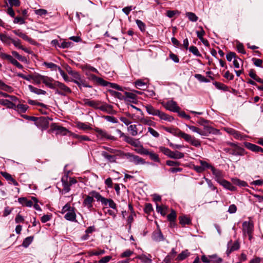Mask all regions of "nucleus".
Wrapping results in <instances>:
<instances>
[{
  "mask_svg": "<svg viewBox=\"0 0 263 263\" xmlns=\"http://www.w3.org/2000/svg\"><path fill=\"white\" fill-rule=\"evenodd\" d=\"M71 76L73 78V80H72L74 83L79 81L82 78L81 75L78 72L71 73Z\"/></svg>",
  "mask_w": 263,
  "mask_h": 263,
  "instance_id": "obj_61",
  "label": "nucleus"
},
{
  "mask_svg": "<svg viewBox=\"0 0 263 263\" xmlns=\"http://www.w3.org/2000/svg\"><path fill=\"white\" fill-rule=\"evenodd\" d=\"M12 39L9 36L4 34H0V40L1 41L5 44H10L11 43Z\"/></svg>",
  "mask_w": 263,
  "mask_h": 263,
  "instance_id": "obj_39",
  "label": "nucleus"
},
{
  "mask_svg": "<svg viewBox=\"0 0 263 263\" xmlns=\"http://www.w3.org/2000/svg\"><path fill=\"white\" fill-rule=\"evenodd\" d=\"M167 219L170 221H175L176 219V214L174 210H172L171 213L167 216Z\"/></svg>",
  "mask_w": 263,
  "mask_h": 263,
  "instance_id": "obj_60",
  "label": "nucleus"
},
{
  "mask_svg": "<svg viewBox=\"0 0 263 263\" xmlns=\"http://www.w3.org/2000/svg\"><path fill=\"white\" fill-rule=\"evenodd\" d=\"M105 85H103V86H109L110 88H112L116 89L118 90H121V91L123 90L122 87L116 83H110V82H108L105 81Z\"/></svg>",
  "mask_w": 263,
  "mask_h": 263,
  "instance_id": "obj_41",
  "label": "nucleus"
},
{
  "mask_svg": "<svg viewBox=\"0 0 263 263\" xmlns=\"http://www.w3.org/2000/svg\"><path fill=\"white\" fill-rule=\"evenodd\" d=\"M107 204H108V205L110 208L113 209H116V204L112 199H107V201H106L105 203H103V204L106 205Z\"/></svg>",
  "mask_w": 263,
  "mask_h": 263,
  "instance_id": "obj_57",
  "label": "nucleus"
},
{
  "mask_svg": "<svg viewBox=\"0 0 263 263\" xmlns=\"http://www.w3.org/2000/svg\"><path fill=\"white\" fill-rule=\"evenodd\" d=\"M124 140L127 142V143L130 144L131 145L136 147V146H140V142L138 139H135L132 137H130L129 136H127L125 137V139H124Z\"/></svg>",
  "mask_w": 263,
  "mask_h": 263,
  "instance_id": "obj_18",
  "label": "nucleus"
},
{
  "mask_svg": "<svg viewBox=\"0 0 263 263\" xmlns=\"http://www.w3.org/2000/svg\"><path fill=\"white\" fill-rule=\"evenodd\" d=\"M18 200L20 203L27 207H31L33 205V201L32 200H27L25 197L20 198Z\"/></svg>",
  "mask_w": 263,
  "mask_h": 263,
  "instance_id": "obj_28",
  "label": "nucleus"
},
{
  "mask_svg": "<svg viewBox=\"0 0 263 263\" xmlns=\"http://www.w3.org/2000/svg\"><path fill=\"white\" fill-rule=\"evenodd\" d=\"M82 68L85 73L86 71H87L88 73H89V71H92L98 73H99L98 70L96 68L89 65H85L82 66Z\"/></svg>",
  "mask_w": 263,
  "mask_h": 263,
  "instance_id": "obj_37",
  "label": "nucleus"
},
{
  "mask_svg": "<svg viewBox=\"0 0 263 263\" xmlns=\"http://www.w3.org/2000/svg\"><path fill=\"white\" fill-rule=\"evenodd\" d=\"M76 84L79 86L81 90L82 89V87L91 88V86L89 85L86 82V81L83 78H81L79 81L76 83Z\"/></svg>",
  "mask_w": 263,
  "mask_h": 263,
  "instance_id": "obj_32",
  "label": "nucleus"
},
{
  "mask_svg": "<svg viewBox=\"0 0 263 263\" xmlns=\"http://www.w3.org/2000/svg\"><path fill=\"white\" fill-rule=\"evenodd\" d=\"M33 239V237L32 236H29L26 238L23 242V246L25 248L28 247L29 246V245L32 242Z\"/></svg>",
  "mask_w": 263,
  "mask_h": 263,
  "instance_id": "obj_54",
  "label": "nucleus"
},
{
  "mask_svg": "<svg viewBox=\"0 0 263 263\" xmlns=\"http://www.w3.org/2000/svg\"><path fill=\"white\" fill-rule=\"evenodd\" d=\"M44 76H42L40 74H36L32 76L31 78V80H32L35 84H40L41 82H43Z\"/></svg>",
  "mask_w": 263,
  "mask_h": 263,
  "instance_id": "obj_45",
  "label": "nucleus"
},
{
  "mask_svg": "<svg viewBox=\"0 0 263 263\" xmlns=\"http://www.w3.org/2000/svg\"><path fill=\"white\" fill-rule=\"evenodd\" d=\"M52 129L57 132V134L65 135L69 131L65 127H63L57 124H52L51 125Z\"/></svg>",
  "mask_w": 263,
  "mask_h": 263,
  "instance_id": "obj_12",
  "label": "nucleus"
},
{
  "mask_svg": "<svg viewBox=\"0 0 263 263\" xmlns=\"http://www.w3.org/2000/svg\"><path fill=\"white\" fill-rule=\"evenodd\" d=\"M89 195H91L92 198H95L97 201H100L102 204L105 203V201H107V198L102 197L99 193L95 191L90 192Z\"/></svg>",
  "mask_w": 263,
  "mask_h": 263,
  "instance_id": "obj_16",
  "label": "nucleus"
},
{
  "mask_svg": "<svg viewBox=\"0 0 263 263\" xmlns=\"http://www.w3.org/2000/svg\"><path fill=\"white\" fill-rule=\"evenodd\" d=\"M189 51L192 52L194 55L197 56V57H201V53L199 52L198 48L194 46H191L189 48Z\"/></svg>",
  "mask_w": 263,
  "mask_h": 263,
  "instance_id": "obj_49",
  "label": "nucleus"
},
{
  "mask_svg": "<svg viewBox=\"0 0 263 263\" xmlns=\"http://www.w3.org/2000/svg\"><path fill=\"white\" fill-rule=\"evenodd\" d=\"M186 126L193 132L196 133L201 136H206V134L204 131L196 126L189 125H186Z\"/></svg>",
  "mask_w": 263,
  "mask_h": 263,
  "instance_id": "obj_29",
  "label": "nucleus"
},
{
  "mask_svg": "<svg viewBox=\"0 0 263 263\" xmlns=\"http://www.w3.org/2000/svg\"><path fill=\"white\" fill-rule=\"evenodd\" d=\"M11 53L12 55L16 58L18 60L25 63L27 62V60L26 58L20 55L17 52L12 51Z\"/></svg>",
  "mask_w": 263,
  "mask_h": 263,
  "instance_id": "obj_40",
  "label": "nucleus"
},
{
  "mask_svg": "<svg viewBox=\"0 0 263 263\" xmlns=\"http://www.w3.org/2000/svg\"><path fill=\"white\" fill-rule=\"evenodd\" d=\"M190 143L195 147H199L201 145L200 141L194 137L192 138Z\"/></svg>",
  "mask_w": 263,
  "mask_h": 263,
  "instance_id": "obj_64",
  "label": "nucleus"
},
{
  "mask_svg": "<svg viewBox=\"0 0 263 263\" xmlns=\"http://www.w3.org/2000/svg\"><path fill=\"white\" fill-rule=\"evenodd\" d=\"M86 75L88 77V79L90 80L93 81L97 83L98 84L101 86L105 85V81L101 78L97 77L95 75L88 73L86 71Z\"/></svg>",
  "mask_w": 263,
  "mask_h": 263,
  "instance_id": "obj_10",
  "label": "nucleus"
},
{
  "mask_svg": "<svg viewBox=\"0 0 263 263\" xmlns=\"http://www.w3.org/2000/svg\"><path fill=\"white\" fill-rule=\"evenodd\" d=\"M43 65L52 70H58V68H60L58 65L52 62H44Z\"/></svg>",
  "mask_w": 263,
  "mask_h": 263,
  "instance_id": "obj_44",
  "label": "nucleus"
},
{
  "mask_svg": "<svg viewBox=\"0 0 263 263\" xmlns=\"http://www.w3.org/2000/svg\"><path fill=\"white\" fill-rule=\"evenodd\" d=\"M240 245L238 241L233 242L232 240L228 243L227 254L229 255L231 252L237 250L239 249Z\"/></svg>",
  "mask_w": 263,
  "mask_h": 263,
  "instance_id": "obj_9",
  "label": "nucleus"
},
{
  "mask_svg": "<svg viewBox=\"0 0 263 263\" xmlns=\"http://www.w3.org/2000/svg\"><path fill=\"white\" fill-rule=\"evenodd\" d=\"M233 137L238 140H243L246 136L242 135L237 130H235L233 133Z\"/></svg>",
  "mask_w": 263,
  "mask_h": 263,
  "instance_id": "obj_59",
  "label": "nucleus"
},
{
  "mask_svg": "<svg viewBox=\"0 0 263 263\" xmlns=\"http://www.w3.org/2000/svg\"><path fill=\"white\" fill-rule=\"evenodd\" d=\"M95 131L97 133V137L101 139H109L112 140H116V138L113 136L108 135L107 132L103 129L96 127L94 128Z\"/></svg>",
  "mask_w": 263,
  "mask_h": 263,
  "instance_id": "obj_4",
  "label": "nucleus"
},
{
  "mask_svg": "<svg viewBox=\"0 0 263 263\" xmlns=\"http://www.w3.org/2000/svg\"><path fill=\"white\" fill-rule=\"evenodd\" d=\"M136 24L141 31H144L145 30V25L141 20H137Z\"/></svg>",
  "mask_w": 263,
  "mask_h": 263,
  "instance_id": "obj_62",
  "label": "nucleus"
},
{
  "mask_svg": "<svg viewBox=\"0 0 263 263\" xmlns=\"http://www.w3.org/2000/svg\"><path fill=\"white\" fill-rule=\"evenodd\" d=\"M139 258L144 263H152V260L150 257L144 254L139 256Z\"/></svg>",
  "mask_w": 263,
  "mask_h": 263,
  "instance_id": "obj_55",
  "label": "nucleus"
},
{
  "mask_svg": "<svg viewBox=\"0 0 263 263\" xmlns=\"http://www.w3.org/2000/svg\"><path fill=\"white\" fill-rule=\"evenodd\" d=\"M199 163L201 166L202 168L203 169V171H204L206 169L208 168L212 170V168L213 167L211 164L205 161L200 160Z\"/></svg>",
  "mask_w": 263,
  "mask_h": 263,
  "instance_id": "obj_43",
  "label": "nucleus"
},
{
  "mask_svg": "<svg viewBox=\"0 0 263 263\" xmlns=\"http://www.w3.org/2000/svg\"><path fill=\"white\" fill-rule=\"evenodd\" d=\"M4 59L7 60L8 61H9L12 64L15 66L16 67H17L19 69H23V66L22 65H21L16 59L13 58V57L12 55L5 54L3 55V57Z\"/></svg>",
  "mask_w": 263,
  "mask_h": 263,
  "instance_id": "obj_11",
  "label": "nucleus"
},
{
  "mask_svg": "<svg viewBox=\"0 0 263 263\" xmlns=\"http://www.w3.org/2000/svg\"><path fill=\"white\" fill-rule=\"evenodd\" d=\"M55 93L62 96H66L71 92V89L63 83L55 81Z\"/></svg>",
  "mask_w": 263,
  "mask_h": 263,
  "instance_id": "obj_2",
  "label": "nucleus"
},
{
  "mask_svg": "<svg viewBox=\"0 0 263 263\" xmlns=\"http://www.w3.org/2000/svg\"><path fill=\"white\" fill-rule=\"evenodd\" d=\"M186 16L188 17V18L192 22H196L198 20V17L196 16V15L191 12H187L186 13Z\"/></svg>",
  "mask_w": 263,
  "mask_h": 263,
  "instance_id": "obj_52",
  "label": "nucleus"
},
{
  "mask_svg": "<svg viewBox=\"0 0 263 263\" xmlns=\"http://www.w3.org/2000/svg\"><path fill=\"white\" fill-rule=\"evenodd\" d=\"M106 149L109 153H110L111 154H113L115 155L121 156L122 157H123V154H125L124 152H123L121 151L116 149H113V148H109V147L106 148Z\"/></svg>",
  "mask_w": 263,
  "mask_h": 263,
  "instance_id": "obj_38",
  "label": "nucleus"
},
{
  "mask_svg": "<svg viewBox=\"0 0 263 263\" xmlns=\"http://www.w3.org/2000/svg\"><path fill=\"white\" fill-rule=\"evenodd\" d=\"M136 148L135 149V151L140 154H143L146 155V154H148V150L144 148L143 146L141 145V143H140V146H136Z\"/></svg>",
  "mask_w": 263,
  "mask_h": 263,
  "instance_id": "obj_42",
  "label": "nucleus"
},
{
  "mask_svg": "<svg viewBox=\"0 0 263 263\" xmlns=\"http://www.w3.org/2000/svg\"><path fill=\"white\" fill-rule=\"evenodd\" d=\"M179 222L182 225L190 224L191 223V219L186 216H181L179 217Z\"/></svg>",
  "mask_w": 263,
  "mask_h": 263,
  "instance_id": "obj_30",
  "label": "nucleus"
},
{
  "mask_svg": "<svg viewBox=\"0 0 263 263\" xmlns=\"http://www.w3.org/2000/svg\"><path fill=\"white\" fill-rule=\"evenodd\" d=\"M139 121L141 124L147 125L148 126H154L155 125V123L151 120L148 117H143L139 119Z\"/></svg>",
  "mask_w": 263,
  "mask_h": 263,
  "instance_id": "obj_26",
  "label": "nucleus"
},
{
  "mask_svg": "<svg viewBox=\"0 0 263 263\" xmlns=\"http://www.w3.org/2000/svg\"><path fill=\"white\" fill-rule=\"evenodd\" d=\"M61 181L63 189L62 190L59 189V191L62 194L68 193L70 190L71 185L77 183V180L73 178H68L67 176L63 177Z\"/></svg>",
  "mask_w": 263,
  "mask_h": 263,
  "instance_id": "obj_1",
  "label": "nucleus"
},
{
  "mask_svg": "<svg viewBox=\"0 0 263 263\" xmlns=\"http://www.w3.org/2000/svg\"><path fill=\"white\" fill-rule=\"evenodd\" d=\"M108 92L112 96H114L115 97H116L120 100H122L124 98V96H123L120 92L112 90H108Z\"/></svg>",
  "mask_w": 263,
  "mask_h": 263,
  "instance_id": "obj_50",
  "label": "nucleus"
},
{
  "mask_svg": "<svg viewBox=\"0 0 263 263\" xmlns=\"http://www.w3.org/2000/svg\"><path fill=\"white\" fill-rule=\"evenodd\" d=\"M230 145L232 146H235V147L232 148H224L223 151L226 153H228L231 155L237 156V155H243L244 154V150L243 149L240 148L238 147H236L235 144L232 143H230Z\"/></svg>",
  "mask_w": 263,
  "mask_h": 263,
  "instance_id": "obj_6",
  "label": "nucleus"
},
{
  "mask_svg": "<svg viewBox=\"0 0 263 263\" xmlns=\"http://www.w3.org/2000/svg\"><path fill=\"white\" fill-rule=\"evenodd\" d=\"M159 149L165 155L168 156V157H170L172 151H171L169 148L164 146H160L159 147Z\"/></svg>",
  "mask_w": 263,
  "mask_h": 263,
  "instance_id": "obj_58",
  "label": "nucleus"
},
{
  "mask_svg": "<svg viewBox=\"0 0 263 263\" xmlns=\"http://www.w3.org/2000/svg\"><path fill=\"white\" fill-rule=\"evenodd\" d=\"M232 181L234 184L240 186H246L247 185V183L245 181L237 178L233 179Z\"/></svg>",
  "mask_w": 263,
  "mask_h": 263,
  "instance_id": "obj_53",
  "label": "nucleus"
},
{
  "mask_svg": "<svg viewBox=\"0 0 263 263\" xmlns=\"http://www.w3.org/2000/svg\"><path fill=\"white\" fill-rule=\"evenodd\" d=\"M94 201V199L91 195L87 196L86 198L84 200L83 205L84 206L87 207L88 209H90L92 208V202Z\"/></svg>",
  "mask_w": 263,
  "mask_h": 263,
  "instance_id": "obj_20",
  "label": "nucleus"
},
{
  "mask_svg": "<svg viewBox=\"0 0 263 263\" xmlns=\"http://www.w3.org/2000/svg\"><path fill=\"white\" fill-rule=\"evenodd\" d=\"M146 83L141 80H138L135 82V85L138 88H142L146 86Z\"/></svg>",
  "mask_w": 263,
  "mask_h": 263,
  "instance_id": "obj_63",
  "label": "nucleus"
},
{
  "mask_svg": "<svg viewBox=\"0 0 263 263\" xmlns=\"http://www.w3.org/2000/svg\"><path fill=\"white\" fill-rule=\"evenodd\" d=\"M184 156V154L179 151H171L170 158L173 159H180L183 158Z\"/></svg>",
  "mask_w": 263,
  "mask_h": 263,
  "instance_id": "obj_33",
  "label": "nucleus"
},
{
  "mask_svg": "<svg viewBox=\"0 0 263 263\" xmlns=\"http://www.w3.org/2000/svg\"><path fill=\"white\" fill-rule=\"evenodd\" d=\"M127 130L133 136H135L138 134L137 126L135 124L130 125L127 127Z\"/></svg>",
  "mask_w": 263,
  "mask_h": 263,
  "instance_id": "obj_34",
  "label": "nucleus"
},
{
  "mask_svg": "<svg viewBox=\"0 0 263 263\" xmlns=\"http://www.w3.org/2000/svg\"><path fill=\"white\" fill-rule=\"evenodd\" d=\"M28 88L30 91L37 95H45L46 93L45 91L35 88L31 85L28 86Z\"/></svg>",
  "mask_w": 263,
  "mask_h": 263,
  "instance_id": "obj_35",
  "label": "nucleus"
},
{
  "mask_svg": "<svg viewBox=\"0 0 263 263\" xmlns=\"http://www.w3.org/2000/svg\"><path fill=\"white\" fill-rule=\"evenodd\" d=\"M242 229L245 234H247L249 239H251L253 230V224L250 221H244L242 223Z\"/></svg>",
  "mask_w": 263,
  "mask_h": 263,
  "instance_id": "obj_7",
  "label": "nucleus"
},
{
  "mask_svg": "<svg viewBox=\"0 0 263 263\" xmlns=\"http://www.w3.org/2000/svg\"><path fill=\"white\" fill-rule=\"evenodd\" d=\"M65 218L69 221H74L76 219V215L74 212V208L71 210H70L68 212H67L64 216Z\"/></svg>",
  "mask_w": 263,
  "mask_h": 263,
  "instance_id": "obj_24",
  "label": "nucleus"
},
{
  "mask_svg": "<svg viewBox=\"0 0 263 263\" xmlns=\"http://www.w3.org/2000/svg\"><path fill=\"white\" fill-rule=\"evenodd\" d=\"M124 98L123 99L126 100L128 101H133L136 100V96L132 92H125Z\"/></svg>",
  "mask_w": 263,
  "mask_h": 263,
  "instance_id": "obj_36",
  "label": "nucleus"
},
{
  "mask_svg": "<svg viewBox=\"0 0 263 263\" xmlns=\"http://www.w3.org/2000/svg\"><path fill=\"white\" fill-rule=\"evenodd\" d=\"M123 157L126 158L129 162L134 163L135 165L144 164L145 163L144 159L130 153L123 154Z\"/></svg>",
  "mask_w": 263,
  "mask_h": 263,
  "instance_id": "obj_3",
  "label": "nucleus"
},
{
  "mask_svg": "<svg viewBox=\"0 0 263 263\" xmlns=\"http://www.w3.org/2000/svg\"><path fill=\"white\" fill-rule=\"evenodd\" d=\"M28 108V107L27 105L18 104L17 105H15V107H14L13 109L19 112L24 113L26 112Z\"/></svg>",
  "mask_w": 263,
  "mask_h": 263,
  "instance_id": "obj_31",
  "label": "nucleus"
},
{
  "mask_svg": "<svg viewBox=\"0 0 263 263\" xmlns=\"http://www.w3.org/2000/svg\"><path fill=\"white\" fill-rule=\"evenodd\" d=\"M147 112L152 116H156L159 109H156L151 105H146L144 106Z\"/></svg>",
  "mask_w": 263,
  "mask_h": 263,
  "instance_id": "obj_22",
  "label": "nucleus"
},
{
  "mask_svg": "<svg viewBox=\"0 0 263 263\" xmlns=\"http://www.w3.org/2000/svg\"><path fill=\"white\" fill-rule=\"evenodd\" d=\"M77 126L79 129H83V130H87L90 129V127L86 124L85 123L79 122L77 123Z\"/></svg>",
  "mask_w": 263,
  "mask_h": 263,
  "instance_id": "obj_56",
  "label": "nucleus"
},
{
  "mask_svg": "<svg viewBox=\"0 0 263 263\" xmlns=\"http://www.w3.org/2000/svg\"><path fill=\"white\" fill-rule=\"evenodd\" d=\"M179 136L181 138H183L186 141L188 142H191V140L193 137L191 136L190 135L184 133L182 132H180L179 133Z\"/></svg>",
  "mask_w": 263,
  "mask_h": 263,
  "instance_id": "obj_48",
  "label": "nucleus"
},
{
  "mask_svg": "<svg viewBox=\"0 0 263 263\" xmlns=\"http://www.w3.org/2000/svg\"><path fill=\"white\" fill-rule=\"evenodd\" d=\"M13 32L15 34L22 38L23 40L28 42L31 44H33L34 41L25 33L21 32L20 30H14Z\"/></svg>",
  "mask_w": 263,
  "mask_h": 263,
  "instance_id": "obj_19",
  "label": "nucleus"
},
{
  "mask_svg": "<svg viewBox=\"0 0 263 263\" xmlns=\"http://www.w3.org/2000/svg\"><path fill=\"white\" fill-rule=\"evenodd\" d=\"M162 105L166 109L174 112H178L180 110L177 103L173 100L163 103Z\"/></svg>",
  "mask_w": 263,
  "mask_h": 263,
  "instance_id": "obj_5",
  "label": "nucleus"
},
{
  "mask_svg": "<svg viewBox=\"0 0 263 263\" xmlns=\"http://www.w3.org/2000/svg\"><path fill=\"white\" fill-rule=\"evenodd\" d=\"M83 102L85 105L92 107L95 108L100 109L103 111L105 110L106 109V107L108 106L107 105L100 106L99 103L98 102L90 100L89 99H84Z\"/></svg>",
  "mask_w": 263,
  "mask_h": 263,
  "instance_id": "obj_8",
  "label": "nucleus"
},
{
  "mask_svg": "<svg viewBox=\"0 0 263 263\" xmlns=\"http://www.w3.org/2000/svg\"><path fill=\"white\" fill-rule=\"evenodd\" d=\"M222 259L218 257L216 255L210 256V263H221Z\"/></svg>",
  "mask_w": 263,
  "mask_h": 263,
  "instance_id": "obj_51",
  "label": "nucleus"
},
{
  "mask_svg": "<svg viewBox=\"0 0 263 263\" xmlns=\"http://www.w3.org/2000/svg\"><path fill=\"white\" fill-rule=\"evenodd\" d=\"M212 174L215 176L216 180L219 183L221 180H223V175L221 171L216 169L214 167L212 168L211 170Z\"/></svg>",
  "mask_w": 263,
  "mask_h": 263,
  "instance_id": "obj_15",
  "label": "nucleus"
},
{
  "mask_svg": "<svg viewBox=\"0 0 263 263\" xmlns=\"http://www.w3.org/2000/svg\"><path fill=\"white\" fill-rule=\"evenodd\" d=\"M146 155H148L149 156L150 158L152 160H153L155 162H160V160L158 155L157 154L154 153V152H149L148 151V154H146Z\"/></svg>",
  "mask_w": 263,
  "mask_h": 263,
  "instance_id": "obj_46",
  "label": "nucleus"
},
{
  "mask_svg": "<svg viewBox=\"0 0 263 263\" xmlns=\"http://www.w3.org/2000/svg\"><path fill=\"white\" fill-rule=\"evenodd\" d=\"M220 184L222 185L224 188L230 190V191H235L236 187L233 186L230 182L223 179L221 180V181L219 183Z\"/></svg>",
  "mask_w": 263,
  "mask_h": 263,
  "instance_id": "obj_23",
  "label": "nucleus"
},
{
  "mask_svg": "<svg viewBox=\"0 0 263 263\" xmlns=\"http://www.w3.org/2000/svg\"><path fill=\"white\" fill-rule=\"evenodd\" d=\"M189 254H190V253L187 251V250L182 251L177 256V260L178 261L183 260L185 258H186L189 255Z\"/></svg>",
  "mask_w": 263,
  "mask_h": 263,
  "instance_id": "obj_47",
  "label": "nucleus"
},
{
  "mask_svg": "<svg viewBox=\"0 0 263 263\" xmlns=\"http://www.w3.org/2000/svg\"><path fill=\"white\" fill-rule=\"evenodd\" d=\"M152 238L156 241H161L164 240V237L160 230L155 231L153 233Z\"/></svg>",
  "mask_w": 263,
  "mask_h": 263,
  "instance_id": "obj_17",
  "label": "nucleus"
},
{
  "mask_svg": "<svg viewBox=\"0 0 263 263\" xmlns=\"http://www.w3.org/2000/svg\"><path fill=\"white\" fill-rule=\"evenodd\" d=\"M101 155L110 162L113 163L115 162L116 161V157L115 155H109L107 152L104 151L102 152Z\"/></svg>",
  "mask_w": 263,
  "mask_h": 263,
  "instance_id": "obj_25",
  "label": "nucleus"
},
{
  "mask_svg": "<svg viewBox=\"0 0 263 263\" xmlns=\"http://www.w3.org/2000/svg\"><path fill=\"white\" fill-rule=\"evenodd\" d=\"M0 104L9 108L15 107V104L7 99H0Z\"/></svg>",
  "mask_w": 263,
  "mask_h": 263,
  "instance_id": "obj_27",
  "label": "nucleus"
},
{
  "mask_svg": "<svg viewBox=\"0 0 263 263\" xmlns=\"http://www.w3.org/2000/svg\"><path fill=\"white\" fill-rule=\"evenodd\" d=\"M156 116L158 117L160 120L167 121L169 122H172L174 119L172 116H171L160 110L158 112V114Z\"/></svg>",
  "mask_w": 263,
  "mask_h": 263,
  "instance_id": "obj_13",
  "label": "nucleus"
},
{
  "mask_svg": "<svg viewBox=\"0 0 263 263\" xmlns=\"http://www.w3.org/2000/svg\"><path fill=\"white\" fill-rule=\"evenodd\" d=\"M53 80L51 78L44 76L43 83H44L47 86L51 89H55V81L52 83Z\"/></svg>",
  "mask_w": 263,
  "mask_h": 263,
  "instance_id": "obj_21",
  "label": "nucleus"
},
{
  "mask_svg": "<svg viewBox=\"0 0 263 263\" xmlns=\"http://www.w3.org/2000/svg\"><path fill=\"white\" fill-rule=\"evenodd\" d=\"M245 145L248 149L251 150L253 152H263V149L261 147L258 146L255 144L249 142H246L245 143Z\"/></svg>",
  "mask_w": 263,
  "mask_h": 263,
  "instance_id": "obj_14",
  "label": "nucleus"
}]
</instances>
